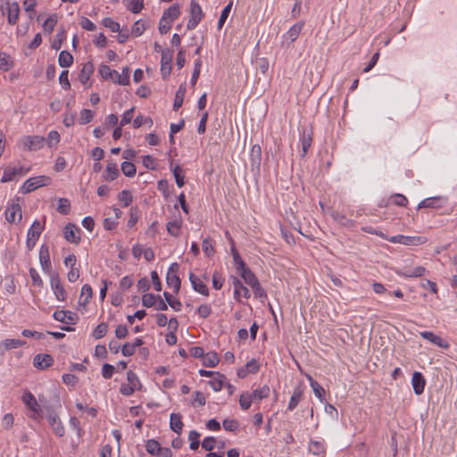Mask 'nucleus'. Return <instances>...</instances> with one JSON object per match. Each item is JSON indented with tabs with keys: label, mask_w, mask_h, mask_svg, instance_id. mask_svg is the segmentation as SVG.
Wrapping results in <instances>:
<instances>
[{
	"label": "nucleus",
	"mask_w": 457,
	"mask_h": 457,
	"mask_svg": "<svg viewBox=\"0 0 457 457\" xmlns=\"http://www.w3.org/2000/svg\"><path fill=\"white\" fill-rule=\"evenodd\" d=\"M50 183H51V179L49 177L37 176V177H33V178L27 179L23 183L21 190L23 194H28L40 187L47 186Z\"/></svg>",
	"instance_id": "f257e3e1"
},
{
	"label": "nucleus",
	"mask_w": 457,
	"mask_h": 457,
	"mask_svg": "<svg viewBox=\"0 0 457 457\" xmlns=\"http://www.w3.org/2000/svg\"><path fill=\"white\" fill-rule=\"evenodd\" d=\"M44 229V225L41 224L39 220H35L31 227L28 230L26 246L28 250H32L36 245L37 239L39 238L42 231Z\"/></svg>",
	"instance_id": "f03ea898"
},
{
	"label": "nucleus",
	"mask_w": 457,
	"mask_h": 457,
	"mask_svg": "<svg viewBox=\"0 0 457 457\" xmlns=\"http://www.w3.org/2000/svg\"><path fill=\"white\" fill-rule=\"evenodd\" d=\"M46 139L40 136H26L21 139V145L24 150L37 151L44 146Z\"/></svg>",
	"instance_id": "7ed1b4c3"
},
{
	"label": "nucleus",
	"mask_w": 457,
	"mask_h": 457,
	"mask_svg": "<svg viewBox=\"0 0 457 457\" xmlns=\"http://www.w3.org/2000/svg\"><path fill=\"white\" fill-rule=\"evenodd\" d=\"M204 14L201 6L195 0L190 3V17L187 25V29H194L202 21Z\"/></svg>",
	"instance_id": "20e7f679"
},
{
	"label": "nucleus",
	"mask_w": 457,
	"mask_h": 457,
	"mask_svg": "<svg viewBox=\"0 0 457 457\" xmlns=\"http://www.w3.org/2000/svg\"><path fill=\"white\" fill-rule=\"evenodd\" d=\"M179 270V265L177 262H173L170 264L166 275L167 285L170 287H173L175 293H178L180 288V279L178 275Z\"/></svg>",
	"instance_id": "39448f33"
},
{
	"label": "nucleus",
	"mask_w": 457,
	"mask_h": 457,
	"mask_svg": "<svg viewBox=\"0 0 457 457\" xmlns=\"http://www.w3.org/2000/svg\"><path fill=\"white\" fill-rule=\"evenodd\" d=\"M50 286L58 301H65L66 291L61 283L58 273H50Z\"/></svg>",
	"instance_id": "423d86ee"
},
{
	"label": "nucleus",
	"mask_w": 457,
	"mask_h": 457,
	"mask_svg": "<svg viewBox=\"0 0 457 457\" xmlns=\"http://www.w3.org/2000/svg\"><path fill=\"white\" fill-rule=\"evenodd\" d=\"M172 58L173 52L171 50L164 49L162 51L161 73L164 79L170 74Z\"/></svg>",
	"instance_id": "0eeeda50"
},
{
	"label": "nucleus",
	"mask_w": 457,
	"mask_h": 457,
	"mask_svg": "<svg viewBox=\"0 0 457 457\" xmlns=\"http://www.w3.org/2000/svg\"><path fill=\"white\" fill-rule=\"evenodd\" d=\"M54 319L64 324L75 325L79 320V316L70 311H55L53 315Z\"/></svg>",
	"instance_id": "6e6552de"
},
{
	"label": "nucleus",
	"mask_w": 457,
	"mask_h": 457,
	"mask_svg": "<svg viewBox=\"0 0 457 457\" xmlns=\"http://www.w3.org/2000/svg\"><path fill=\"white\" fill-rule=\"evenodd\" d=\"M39 262L42 267L43 271L50 276V273H55L52 270L51 268V261L48 247L46 245H42L39 251Z\"/></svg>",
	"instance_id": "1a4fd4ad"
},
{
	"label": "nucleus",
	"mask_w": 457,
	"mask_h": 457,
	"mask_svg": "<svg viewBox=\"0 0 457 457\" xmlns=\"http://www.w3.org/2000/svg\"><path fill=\"white\" fill-rule=\"evenodd\" d=\"M79 232L80 230L76 227V225L68 223L63 230L64 238L68 242L77 245L80 241Z\"/></svg>",
	"instance_id": "9d476101"
},
{
	"label": "nucleus",
	"mask_w": 457,
	"mask_h": 457,
	"mask_svg": "<svg viewBox=\"0 0 457 457\" xmlns=\"http://www.w3.org/2000/svg\"><path fill=\"white\" fill-rule=\"evenodd\" d=\"M47 420L49 425L51 426L54 433L58 436H62L64 435L65 429L64 427L57 416V414L54 411H51L47 415Z\"/></svg>",
	"instance_id": "9b49d317"
},
{
	"label": "nucleus",
	"mask_w": 457,
	"mask_h": 457,
	"mask_svg": "<svg viewBox=\"0 0 457 457\" xmlns=\"http://www.w3.org/2000/svg\"><path fill=\"white\" fill-rule=\"evenodd\" d=\"M6 220L10 223L20 221L22 218L21 207L19 204L12 203L5 212Z\"/></svg>",
	"instance_id": "f8f14e48"
},
{
	"label": "nucleus",
	"mask_w": 457,
	"mask_h": 457,
	"mask_svg": "<svg viewBox=\"0 0 457 457\" xmlns=\"http://www.w3.org/2000/svg\"><path fill=\"white\" fill-rule=\"evenodd\" d=\"M54 362V359L50 354L39 353L37 354L33 359V364L39 370H45L49 368Z\"/></svg>",
	"instance_id": "ddd939ff"
},
{
	"label": "nucleus",
	"mask_w": 457,
	"mask_h": 457,
	"mask_svg": "<svg viewBox=\"0 0 457 457\" xmlns=\"http://www.w3.org/2000/svg\"><path fill=\"white\" fill-rule=\"evenodd\" d=\"M234 297L236 300L240 301V297L248 299L250 297L249 289L245 287L237 278H233Z\"/></svg>",
	"instance_id": "4468645a"
},
{
	"label": "nucleus",
	"mask_w": 457,
	"mask_h": 457,
	"mask_svg": "<svg viewBox=\"0 0 457 457\" xmlns=\"http://www.w3.org/2000/svg\"><path fill=\"white\" fill-rule=\"evenodd\" d=\"M420 336L431 342L432 344L443 348V349H448L449 348V344L445 341L443 338H441L439 336H436V334H434L433 332L431 331H423V332H420Z\"/></svg>",
	"instance_id": "2eb2a0df"
},
{
	"label": "nucleus",
	"mask_w": 457,
	"mask_h": 457,
	"mask_svg": "<svg viewBox=\"0 0 457 457\" xmlns=\"http://www.w3.org/2000/svg\"><path fill=\"white\" fill-rule=\"evenodd\" d=\"M427 270L423 266H417L414 268L404 267L398 274L404 278H419L425 275Z\"/></svg>",
	"instance_id": "dca6fc26"
},
{
	"label": "nucleus",
	"mask_w": 457,
	"mask_h": 457,
	"mask_svg": "<svg viewBox=\"0 0 457 457\" xmlns=\"http://www.w3.org/2000/svg\"><path fill=\"white\" fill-rule=\"evenodd\" d=\"M425 384H426V381H425L423 375L419 371H415L412 374V378H411V385H412L414 393L418 395H421L424 391Z\"/></svg>",
	"instance_id": "f3484780"
},
{
	"label": "nucleus",
	"mask_w": 457,
	"mask_h": 457,
	"mask_svg": "<svg viewBox=\"0 0 457 457\" xmlns=\"http://www.w3.org/2000/svg\"><path fill=\"white\" fill-rule=\"evenodd\" d=\"M189 280L195 291L205 296L209 295L208 287L197 276L190 273Z\"/></svg>",
	"instance_id": "a211bd4d"
},
{
	"label": "nucleus",
	"mask_w": 457,
	"mask_h": 457,
	"mask_svg": "<svg viewBox=\"0 0 457 457\" xmlns=\"http://www.w3.org/2000/svg\"><path fill=\"white\" fill-rule=\"evenodd\" d=\"M270 394V388L267 385H264L261 388H257L253 390L252 393H249L253 403H258L262 399L269 397Z\"/></svg>",
	"instance_id": "6ab92c4d"
},
{
	"label": "nucleus",
	"mask_w": 457,
	"mask_h": 457,
	"mask_svg": "<svg viewBox=\"0 0 457 457\" xmlns=\"http://www.w3.org/2000/svg\"><path fill=\"white\" fill-rule=\"evenodd\" d=\"M19 13L20 7L17 2L8 4L7 20L9 24L14 25L17 22L19 19Z\"/></svg>",
	"instance_id": "aec40b11"
},
{
	"label": "nucleus",
	"mask_w": 457,
	"mask_h": 457,
	"mask_svg": "<svg viewBox=\"0 0 457 457\" xmlns=\"http://www.w3.org/2000/svg\"><path fill=\"white\" fill-rule=\"evenodd\" d=\"M302 154L301 156L304 157L312 145V131L308 129H303L302 133Z\"/></svg>",
	"instance_id": "412c9836"
},
{
	"label": "nucleus",
	"mask_w": 457,
	"mask_h": 457,
	"mask_svg": "<svg viewBox=\"0 0 457 457\" xmlns=\"http://www.w3.org/2000/svg\"><path fill=\"white\" fill-rule=\"evenodd\" d=\"M170 428L172 431L180 435L182 433L183 422L181 415L179 413H171L170 416Z\"/></svg>",
	"instance_id": "4be33fe9"
},
{
	"label": "nucleus",
	"mask_w": 457,
	"mask_h": 457,
	"mask_svg": "<svg viewBox=\"0 0 457 457\" xmlns=\"http://www.w3.org/2000/svg\"><path fill=\"white\" fill-rule=\"evenodd\" d=\"M304 27V21H301L294 24L286 33L285 37L290 39V42H294L301 34Z\"/></svg>",
	"instance_id": "5701e85b"
},
{
	"label": "nucleus",
	"mask_w": 457,
	"mask_h": 457,
	"mask_svg": "<svg viewBox=\"0 0 457 457\" xmlns=\"http://www.w3.org/2000/svg\"><path fill=\"white\" fill-rule=\"evenodd\" d=\"M93 72H94V64H93V62H87L83 65L82 70H81V71H80V73L79 75V81L82 84L86 85Z\"/></svg>",
	"instance_id": "b1692460"
},
{
	"label": "nucleus",
	"mask_w": 457,
	"mask_h": 457,
	"mask_svg": "<svg viewBox=\"0 0 457 457\" xmlns=\"http://www.w3.org/2000/svg\"><path fill=\"white\" fill-rule=\"evenodd\" d=\"M24 403L35 413L37 414L40 411L39 404L37 403L35 396L31 393H26L22 396Z\"/></svg>",
	"instance_id": "393cba45"
},
{
	"label": "nucleus",
	"mask_w": 457,
	"mask_h": 457,
	"mask_svg": "<svg viewBox=\"0 0 457 457\" xmlns=\"http://www.w3.org/2000/svg\"><path fill=\"white\" fill-rule=\"evenodd\" d=\"M442 206V198L441 197H429V198H427L423 201H421L419 205H418V208L419 209H421V208H432V209H436V208H440Z\"/></svg>",
	"instance_id": "a878e982"
},
{
	"label": "nucleus",
	"mask_w": 457,
	"mask_h": 457,
	"mask_svg": "<svg viewBox=\"0 0 457 457\" xmlns=\"http://www.w3.org/2000/svg\"><path fill=\"white\" fill-rule=\"evenodd\" d=\"M226 382V377L219 372H216L212 378L209 381V385L215 391H220Z\"/></svg>",
	"instance_id": "bb28decb"
},
{
	"label": "nucleus",
	"mask_w": 457,
	"mask_h": 457,
	"mask_svg": "<svg viewBox=\"0 0 457 457\" xmlns=\"http://www.w3.org/2000/svg\"><path fill=\"white\" fill-rule=\"evenodd\" d=\"M186 95V83H183L179 86V89L175 94L174 103H173V110L178 111L183 104L184 97Z\"/></svg>",
	"instance_id": "cd10ccee"
},
{
	"label": "nucleus",
	"mask_w": 457,
	"mask_h": 457,
	"mask_svg": "<svg viewBox=\"0 0 457 457\" xmlns=\"http://www.w3.org/2000/svg\"><path fill=\"white\" fill-rule=\"evenodd\" d=\"M180 14L179 5L175 4L170 6L167 10L164 11L162 17L168 20V21H174Z\"/></svg>",
	"instance_id": "c85d7f7f"
},
{
	"label": "nucleus",
	"mask_w": 457,
	"mask_h": 457,
	"mask_svg": "<svg viewBox=\"0 0 457 457\" xmlns=\"http://www.w3.org/2000/svg\"><path fill=\"white\" fill-rule=\"evenodd\" d=\"M262 161V148L259 145H253L251 149V165L260 167Z\"/></svg>",
	"instance_id": "c756f323"
},
{
	"label": "nucleus",
	"mask_w": 457,
	"mask_h": 457,
	"mask_svg": "<svg viewBox=\"0 0 457 457\" xmlns=\"http://www.w3.org/2000/svg\"><path fill=\"white\" fill-rule=\"evenodd\" d=\"M129 73L130 70L129 67H124L121 73L118 72V75H113L114 80L113 82L118 83L122 86H127L129 84Z\"/></svg>",
	"instance_id": "7c9ffc66"
},
{
	"label": "nucleus",
	"mask_w": 457,
	"mask_h": 457,
	"mask_svg": "<svg viewBox=\"0 0 457 457\" xmlns=\"http://www.w3.org/2000/svg\"><path fill=\"white\" fill-rule=\"evenodd\" d=\"M238 272L245 280V282L249 286L253 287L255 283L258 282V279L256 278L255 275L247 267L244 268L243 270H240Z\"/></svg>",
	"instance_id": "2f4dec72"
},
{
	"label": "nucleus",
	"mask_w": 457,
	"mask_h": 457,
	"mask_svg": "<svg viewBox=\"0 0 457 457\" xmlns=\"http://www.w3.org/2000/svg\"><path fill=\"white\" fill-rule=\"evenodd\" d=\"M118 176H119V170L117 168L116 163L112 162H108L106 165L104 179L106 180L112 181L115 179H117Z\"/></svg>",
	"instance_id": "473e14b6"
},
{
	"label": "nucleus",
	"mask_w": 457,
	"mask_h": 457,
	"mask_svg": "<svg viewBox=\"0 0 457 457\" xmlns=\"http://www.w3.org/2000/svg\"><path fill=\"white\" fill-rule=\"evenodd\" d=\"M58 62L61 67H70L73 63V56L68 51H62L58 57Z\"/></svg>",
	"instance_id": "72a5a7b5"
},
{
	"label": "nucleus",
	"mask_w": 457,
	"mask_h": 457,
	"mask_svg": "<svg viewBox=\"0 0 457 457\" xmlns=\"http://www.w3.org/2000/svg\"><path fill=\"white\" fill-rule=\"evenodd\" d=\"M93 295L92 287L86 284L81 288V295L79 297V303L82 305H86L88 303L89 300L91 299Z\"/></svg>",
	"instance_id": "f704fd0d"
},
{
	"label": "nucleus",
	"mask_w": 457,
	"mask_h": 457,
	"mask_svg": "<svg viewBox=\"0 0 457 457\" xmlns=\"http://www.w3.org/2000/svg\"><path fill=\"white\" fill-rule=\"evenodd\" d=\"M219 363V357L216 353L210 352L204 355L203 364L206 367H215Z\"/></svg>",
	"instance_id": "c9c22d12"
},
{
	"label": "nucleus",
	"mask_w": 457,
	"mask_h": 457,
	"mask_svg": "<svg viewBox=\"0 0 457 457\" xmlns=\"http://www.w3.org/2000/svg\"><path fill=\"white\" fill-rule=\"evenodd\" d=\"M163 295L165 297L167 305L169 304L176 312H179L181 310L182 303L179 300L173 297V295L168 292H164Z\"/></svg>",
	"instance_id": "e433bc0d"
},
{
	"label": "nucleus",
	"mask_w": 457,
	"mask_h": 457,
	"mask_svg": "<svg viewBox=\"0 0 457 457\" xmlns=\"http://www.w3.org/2000/svg\"><path fill=\"white\" fill-rule=\"evenodd\" d=\"M99 73L101 77L104 79H112L114 80L113 75H118V71L115 70H111L108 65H101L99 68Z\"/></svg>",
	"instance_id": "4c0bfd02"
},
{
	"label": "nucleus",
	"mask_w": 457,
	"mask_h": 457,
	"mask_svg": "<svg viewBox=\"0 0 457 457\" xmlns=\"http://www.w3.org/2000/svg\"><path fill=\"white\" fill-rule=\"evenodd\" d=\"M303 397V392L300 389H295L290 397L287 409L293 411L299 403Z\"/></svg>",
	"instance_id": "58836bf2"
},
{
	"label": "nucleus",
	"mask_w": 457,
	"mask_h": 457,
	"mask_svg": "<svg viewBox=\"0 0 457 457\" xmlns=\"http://www.w3.org/2000/svg\"><path fill=\"white\" fill-rule=\"evenodd\" d=\"M331 216L334 219V220H336L337 222H338L339 224H341L343 226L349 227L353 224V220L347 219L345 215H344L338 212L332 211Z\"/></svg>",
	"instance_id": "ea45409f"
},
{
	"label": "nucleus",
	"mask_w": 457,
	"mask_h": 457,
	"mask_svg": "<svg viewBox=\"0 0 457 457\" xmlns=\"http://www.w3.org/2000/svg\"><path fill=\"white\" fill-rule=\"evenodd\" d=\"M231 253H232L233 261H234V263L236 265V269L237 271H239L240 270H243L244 268L246 267L245 262L240 257L239 253L234 245L231 247Z\"/></svg>",
	"instance_id": "a19ab883"
},
{
	"label": "nucleus",
	"mask_w": 457,
	"mask_h": 457,
	"mask_svg": "<svg viewBox=\"0 0 457 457\" xmlns=\"http://www.w3.org/2000/svg\"><path fill=\"white\" fill-rule=\"evenodd\" d=\"M427 242V238L424 237H410L404 236V245H420Z\"/></svg>",
	"instance_id": "79ce46f5"
},
{
	"label": "nucleus",
	"mask_w": 457,
	"mask_h": 457,
	"mask_svg": "<svg viewBox=\"0 0 457 457\" xmlns=\"http://www.w3.org/2000/svg\"><path fill=\"white\" fill-rule=\"evenodd\" d=\"M161 445L158 441L154 439H149L145 443V449L148 453L151 455L156 456L158 452L160 451Z\"/></svg>",
	"instance_id": "37998d69"
},
{
	"label": "nucleus",
	"mask_w": 457,
	"mask_h": 457,
	"mask_svg": "<svg viewBox=\"0 0 457 457\" xmlns=\"http://www.w3.org/2000/svg\"><path fill=\"white\" fill-rule=\"evenodd\" d=\"M172 172H173L177 186L179 187H182L185 185V180H184L185 175H184L183 170L181 169V167L179 165H176L173 168Z\"/></svg>",
	"instance_id": "c03bdc74"
},
{
	"label": "nucleus",
	"mask_w": 457,
	"mask_h": 457,
	"mask_svg": "<svg viewBox=\"0 0 457 457\" xmlns=\"http://www.w3.org/2000/svg\"><path fill=\"white\" fill-rule=\"evenodd\" d=\"M57 23V16L56 14H53L51 16H49L44 22L43 24V29L45 30V32L48 33V34H51L52 31L54 30V26L56 25Z\"/></svg>",
	"instance_id": "a18cd8bd"
},
{
	"label": "nucleus",
	"mask_w": 457,
	"mask_h": 457,
	"mask_svg": "<svg viewBox=\"0 0 457 457\" xmlns=\"http://www.w3.org/2000/svg\"><path fill=\"white\" fill-rule=\"evenodd\" d=\"M121 171L122 173L126 176V177H129V178H131L133 176H135L136 174V166L132 163V162H123L121 163Z\"/></svg>",
	"instance_id": "49530a36"
},
{
	"label": "nucleus",
	"mask_w": 457,
	"mask_h": 457,
	"mask_svg": "<svg viewBox=\"0 0 457 457\" xmlns=\"http://www.w3.org/2000/svg\"><path fill=\"white\" fill-rule=\"evenodd\" d=\"M25 344V341L20 339H5L2 343V345L4 346L6 350L16 349L24 345Z\"/></svg>",
	"instance_id": "de8ad7c7"
},
{
	"label": "nucleus",
	"mask_w": 457,
	"mask_h": 457,
	"mask_svg": "<svg viewBox=\"0 0 457 457\" xmlns=\"http://www.w3.org/2000/svg\"><path fill=\"white\" fill-rule=\"evenodd\" d=\"M233 3L229 2L222 10L221 14L220 16V19L218 21V29H221L223 27L231 9H232Z\"/></svg>",
	"instance_id": "09e8293b"
},
{
	"label": "nucleus",
	"mask_w": 457,
	"mask_h": 457,
	"mask_svg": "<svg viewBox=\"0 0 457 457\" xmlns=\"http://www.w3.org/2000/svg\"><path fill=\"white\" fill-rule=\"evenodd\" d=\"M108 332V325L105 322H102L95 328L93 332V337L96 339H100L104 337Z\"/></svg>",
	"instance_id": "8fccbe9b"
},
{
	"label": "nucleus",
	"mask_w": 457,
	"mask_h": 457,
	"mask_svg": "<svg viewBox=\"0 0 457 457\" xmlns=\"http://www.w3.org/2000/svg\"><path fill=\"white\" fill-rule=\"evenodd\" d=\"M12 62L10 56L5 53H0V69L7 71L12 68Z\"/></svg>",
	"instance_id": "3c124183"
},
{
	"label": "nucleus",
	"mask_w": 457,
	"mask_h": 457,
	"mask_svg": "<svg viewBox=\"0 0 457 457\" xmlns=\"http://www.w3.org/2000/svg\"><path fill=\"white\" fill-rule=\"evenodd\" d=\"M252 403L253 401L250 397L249 392L241 394L239 397V404L244 411L248 410L251 407Z\"/></svg>",
	"instance_id": "603ef678"
},
{
	"label": "nucleus",
	"mask_w": 457,
	"mask_h": 457,
	"mask_svg": "<svg viewBox=\"0 0 457 457\" xmlns=\"http://www.w3.org/2000/svg\"><path fill=\"white\" fill-rule=\"evenodd\" d=\"M309 380L315 396L321 400L322 395L325 393L324 388L317 381L313 380L311 377H309Z\"/></svg>",
	"instance_id": "864d4df0"
},
{
	"label": "nucleus",
	"mask_w": 457,
	"mask_h": 457,
	"mask_svg": "<svg viewBox=\"0 0 457 457\" xmlns=\"http://www.w3.org/2000/svg\"><path fill=\"white\" fill-rule=\"evenodd\" d=\"M94 118V112L88 109H83L79 114V123L81 125L90 122Z\"/></svg>",
	"instance_id": "5fc2aeb1"
},
{
	"label": "nucleus",
	"mask_w": 457,
	"mask_h": 457,
	"mask_svg": "<svg viewBox=\"0 0 457 457\" xmlns=\"http://www.w3.org/2000/svg\"><path fill=\"white\" fill-rule=\"evenodd\" d=\"M181 227V221L174 220L167 223V230L170 235L177 237L179 235V228Z\"/></svg>",
	"instance_id": "6e6d98bb"
},
{
	"label": "nucleus",
	"mask_w": 457,
	"mask_h": 457,
	"mask_svg": "<svg viewBox=\"0 0 457 457\" xmlns=\"http://www.w3.org/2000/svg\"><path fill=\"white\" fill-rule=\"evenodd\" d=\"M145 123H148L149 127H151L153 125V120L150 117L137 115L133 120V127L138 129Z\"/></svg>",
	"instance_id": "4d7b16f0"
},
{
	"label": "nucleus",
	"mask_w": 457,
	"mask_h": 457,
	"mask_svg": "<svg viewBox=\"0 0 457 457\" xmlns=\"http://www.w3.org/2000/svg\"><path fill=\"white\" fill-rule=\"evenodd\" d=\"M118 199L120 203L123 204L124 206H129L132 203L133 197L129 191L122 190L119 194Z\"/></svg>",
	"instance_id": "13d9d810"
},
{
	"label": "nucleus",
	"mask_w": 457,
	"mask_h": 457,
	"mask_svg": "<svg viewBox=\"0 0 457 457\" xmlns=\"http://www.w3.org/2000/svg\"><path fill=\"white\" fill-rule=\"evenodd\" d=\"M157 296L153 294H145L142 296V304L146 308H151L155 305Z\"/></svg>",
	"instance_id": "bf43d9fd"
},
{
	"label": "nucleus",
	"mask_w": 457,
	"mask_h": 457,
	"mask_svg": "<svg viewBox=\"0 0 457 457\" xmlns=\"http://www.w3.org/2000/svg\"><path fill=\"white\" fill-rule=\"evenodd\" d=\"M70 202L66 198H59L58 200V205H57V211L58 212L62 214H68L70 212Z\"/></svg>",
	"instance_id": "052dcab7"
},
{
	"label": "nucleus",
	"mask_w": 457,
	"mask_h": 457,
	"mask_svg": "<svg viewBox=\"0 0 457 457\" xmlns=\"http://www.w3.org/2000/svg\"><path fill=\"white\" fill-rule=\"evenodd\" d=\"M200 434L195 430H192L189 432L188 439L190 440V449L196 450L199 447V438Z\"/></svg>",
	"instance_id": "680f3d73"
},
{
	"label": "nucleus",
	"mask_w": 457,
	"mask_h": 457,
	"mask_svg": "<svg viewBox=\"0 0 457 457\" xmlns=\"http://www.w3.org/2000/svg\"><path fill=\"white\" fill-rule=\"evenodd\" d=\"M60 142V134L55 131L52 130L48 133L46 143L49 147H52L54 145H56Z\"/></svg>",
	"instance_id": "e2e57ef3"
},
{
	"label": "nucleus",
	"mask_w": 457,
	"mask_h": 457,
	"mask_svg": "<svg viewBox=\"0 0 457 457\" xmlns=\"http://www.w3.org/2000/svg\"><path fill=\"white\" fill-rule=\"evenodd\" d=\"M102 24L111 29L112 32H118L120 30V24L114 21L112 19L107 17L102 21Z\"/></svg>",
	"instance_id": "0e129e2a"
},
{
	"label": "nucleus",
	"mask_w": 457,
	"mask_h": 457,
	"mask_svg": "<svg viewBox=\"0 0 457 457\" xmlns=\"http://www.w3.org/2000/svg\"><path fill=\"white\" fill-rule=\"evenodd\" d=\"M18 170L15 168L5 169L1 179V182L5 183L11 181L18 174Z\"/></svg>",
	"instance_id": "69168bd1"
},
{
	"label": "nucleus",
	"mask_w": 457,
	"mask_h": 457,
	"mask_svg": "<svg viewBox=\"0 0 457 457\" xmlns=\"http://www.w3.org/2000/svg\"><path fill=\"white\" fill-rule=\"evenodd\" d=\"M203 251L207 256H212L215 253L213 245L210 238H204L203 240Z\"/></svg>",
	"instance_id": "338daca9"
},
{
	"label": "nucleus",
	"mask_w": 457,
	"mask_h": 457,
	"mask_svg": "<svg viewBox=\"0 0 457 457\" xmlns=\"http://www.w3.org/2000/svg\"><path fill=\"white\" fill-rule=\"evenodd\" d=\"M127 380L129 382V385H131L136 389L140 388V382L136 373H134L132 370H129L127 372Z\"/></svg>",
	"instance_id": "774afa93"
}]
</instances>
